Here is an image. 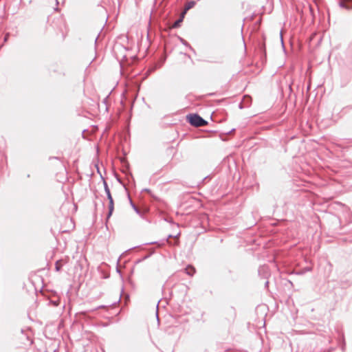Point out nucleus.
Masks as SVG:
<instances>
[{
  "label": "nucleus",
  "instance_id": "1",
  "mask_svg": "<svg viewBox=\"0 0 352 352\" xmlns=\"http://www.w3.org/2000/svg\"><path fill=\"white\" fill-rule=\"evenodd\" d=\"M189 123L195 126H204L207 124V121L203 119L198 114H190L188 116Z\"/></svg>",
  "mask_w": 352,
  "mask_h": 352
},
{
  "label": "nucleus",
  "instance_id": "2",
  "mask_svg": "<svg viewBox=\"0 0 352 352\" xmlns=\"http://www.w3.org/2000/svg\"><path fill=\"white\" fill-rule=\"evenodd\" d=\"M103 184H104V191L106 192L107 199L109 201V212L107 214V218H109L111 216V214L113 212V210H114V203H113V197H112L111 192H110V189H109L108 184L105 180L103 181Z\"/></svg>",
  "mask_w": 352,
  "mask_h": 352
},
{
  "label": "nucleus",
  "instance_id": "3",
  "mask_svg": "<svg viewBox=\"0 0 352 352\" xmlns=\"http://www.w3.org/2000/svg\"><path fill=\"white\" fill-rule=\"evenodd\" d=\"M339 5L341 8L351 10L352 9V0H341Z\"/></svg>",
  "mask_w": 352,
  "mask_h": 352
},
{
  "label": "nucleus",
  "instance_id": "4",
  "mask_svg": "<svg viewBox=\"0 0 352 352\" xmlns=\"http://www.w3.org/2000/svg\"><path fill=\"white\" fill-rule=\"evenodd\" d=\"M184 271H185L186 274L190 276H192L196 272L195 268L194 267H192V265H188L184 269Z\"/></svg>",
  "mask_w": 352,
  "mask_h": 352
},
{
  "label": "nucleus",
  "instance_id": "5",
  "mask_svg": "<svg viewBox=\"0 0 352 352\" xmlns=\"http://www.w3.org/2000/svg\"><path fill=\"white\" fill-rule=\"evenodd\" d=\"M63 260L57 261L55 263V270L56 272H60L63 267Z\"/></svg>",
  "mask_w": 352,
  "mask_h": 352
},
{
  "label": "nucleus",
  "instance_id": "6",
  "mask_svg": "<svg viewBox=\"0 0 352 352\" xmlns=\"http://www.w3.org/2000/svg\"><path fill=\"white\" fill-rule=\"evenodd\" d=\"M182 21V19H179L178 20H177L173 25V28H178L180 25V23Z\"/></svg>",
  "mask_w": 352,
  "mask_h": 352
},
{
  "label": "nucleus",
  "instance_id": "7",
  "mask_svg": "<svg viewBox=\"0 0 352 352\" xmlns=\"http://www.w3.org/2000/svg\"><path fill=\"white\" fill-rule=\"evenodd\" d=\"M195 3L193 1H191V2H189L186 6V10H189L191 8L193 7Z\"/></svg>",
  "mask_w": 352,
  "mask_h": 352
},
{
  "label": "nucleus",
  "instance_id": "8",
  "mask_svg": "<svg viewBox=\"0 0 352 352\" xmlns=\"http://www.w3.org/2000/svg\"><path fill=\"white\" fill-rule=\"evenodd\" d=\"M132 205V207L134 209V210L138 213V214H140V210L133 204H131Z\"/></svg>",
  "mask_w": 352,
  "mask_h": 352
},
{
  "label": "nucleus",
  "instance_id": "9",
  "mask_svg": "<svg viewBox=\"0 0 352 352\" xmlns=\"http://www.w3.org/2000/svg\"><path fill=\"white\" fill-rule=\"evenodd\" d=\"M56 5H58V0H56Z\"/></svg>",
  "mask_w": 352,
  "mask_h": 352
},
{
  "label": "nucleus",
  "instance_id": "10",
  "mask_svg": "<svg viewBox=\"0 0 352 352\" xmlns=\"http://www.w3.org/2000/svg\"><path fill=\"white\" fill-rule=\"evenodd\" d=\"M7 38H8V35H7V36H6V37H5V41H6V40H7Z\"/></svg>",
  "mask_w": 352,
  "mask_h": 352
}]
</instances>
